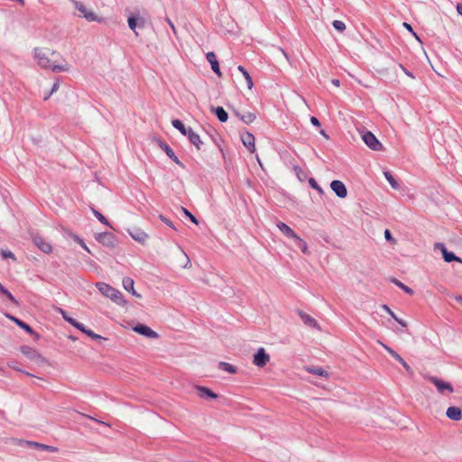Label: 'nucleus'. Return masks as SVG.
<instances>
[{"label":"nucleus","mask_w":462,"mask_h":462,"mask_svg":"<svg viewBox=\"0 0 462 462\" xmlns=\"http://www.w3.org/2000/svg\"><path fill=\"white\" fill-rule=\"evenodd\" d=\"M71 237L79 244V240H81L77 235H72Z\"/></svg>","instance_id":"0e129e2a"},{"label":"nucleus","mask_w":462,"mask_h":462,"mask_svg":"<svg viewBox=\"0 0 462 462\" xmlns=\"http://www.w3.org/2000/svg\"><path fill=\"white\" fill-rule=\"evenodd\" d=\"M270 360V356L263 347H260L254 356L253 363L258 367H263Z\"/></svg>","instance_id":"0eeeda50"},{"label":"nucleus","mask_w":462,"mask_h":462,"mask_svg":"<svg viewBox=\"0 0 462 462\" xmlns=\"http://www.w3.org/2000/svg\"><path fill=\"white\" fill-rule=\"evenodd\" d=\"M297 313L306 326L320 330V327L314 318L300 310H298Z\"/></svg>","instance_id":"f8f14e48"},{"label":"nucleus","mask_w":462,"mask_h":462,"mask_svg":"<svg viewBox=\"0 0 462 462\" xmlns=\"http://www.w3.org/2000/svg\"><path fill=\"white\" fill-rule=\"evenodd\" d=\"M79 245L86 250L88 253H91L88 245L84 243L83 240H79Z\"/></svg>","instance_id":"5fc2aeb1"},{"label":"nucleus","mask_w":462,"mask_h":462,"mask_svg":"<svg viewBox=\"0 0 462 462\" xmlns=\"http://www.w3.org/2000/svg\"><path fill=\"white\" fill-rule=\"evenodd\" d=\"M1 255L4 259L11 258V259L16 260L14 254L10 250H2Z\"/></svg>","instance_id":"79ce46f5"},{"label":"nucleus","mask_w":462,"mask_h":462,"mask_svg":"<svg viewBox=\"0 0 462 462\" xmlns=\"http://www.w3.org/2000/svg\"><path fill=\"white\" fill-rule=\"evenodd\" d=\"M294 242H295V245L303 254H307L308 253V245H307V243L304 240H302L300 236H296V237H294Z\"/></svg>","instance_id":"c756f323"},{"label":"nucleus","mask_w":462,"mask_h":462,"mask_svg":"<svg viewBox=\"0 0 462 462\" xmlns=\"http://www.w3.org/2000/svg\"><path fill=\"white\" fill-rule=\"evenodd\" d=\"M171 125L174 128L179 130L183 135H186L188 133V129L185 127L184 124L179 119H173L171 121Z\"/></svg>","instance_id":"7c9ffc66"},{"label":"nucleus","mask_w":462,"mask_h":462,"mask_svg":"<svg viewBox=\"0 0 462 462\" xmlns=\"http://www.w3.org/2000/svg\"><path fill=\"white\" fill-rule=\"evenodd\" d=\"M33 244L43 253L50 254L52 251L51 244L43 239L39 235H33L32 236Z\"/></svg>","instance_id":"6e6552de"},{"label":"nucleus","mask_w":462,"mask_h":462,"mask_svg":"<svg viewBox=\"0 0 462 462\" xmlns=\"http://www.w3.org/2000/svg\"><path fill=\"white\" fill-rule=\"evenodd\" d=\"M457 11L460 15H462V4H457Z\"/></svg>","instance_id":"bf43d9fd"},{"label":"nucleus","mask_w":462,"mask_h":462,"mask_svg":"<svg viewBox=\"0 0 462 462\" xmlns=\"http://www.w3.org/2000/svg\"><path fill=\"white\" fill-rule=\"evenodd\" d=\"M6 290H7V289H5V288L2 285V283L0 282V292H1V293H3V294H5Z\"/></svg>","instance_id":"680f3d73"},{"label":"nucleus","mask_w":462,"mask_h":462,"mask_svg":"<svg viewBox=\"0 0 462 462\" xmlns=\"http://www.w3.org/2000/svg\"><path fill=\"white\" fill-rule=\"evenodd\" d=\"M381 345L395 360H397L400 364L402 365V366L405 368L407 372L412 373L411 367L404 361V359L396 351H394L393 348L389 347L388 346L383 343H381Z\"/></svg>","instance_id":"4468645a"},{"label":"nucleus","mask_w":462,"mask_h":462,"mask_svg":"<svg viewBox=\"0 0 462 462\" xmlns=\"http://www.w3.org/2000/svg\"><path fill=\"white\" fill-rule=\"evenodd\" d=\"M127 22H128L129 28L131 30H133L134 32H135V29L137 27V16L132 15V16L128 17Z\"/></svg>","instance_id":"e433bc0d"},{"label":"nucleus","mask_w":462,"mask_h":462,"mask_svg":"<svg viewBox=\"0 0 462 462\" xmlns=\"http://www.w3.org/2000/svg\"><path fill=\"white\" fill-rule=\"evenodd\" d=\"M403 26H404L408 31H410V32H411V33H412V34H413L417 39H419V38H418V36L416 35V33L413 32V29H412V27H411V25L410 23H403Z\"/></svg>","instance_id":"3c124183"},{"label":"nucleus","mask_w":462,"mask_h":462,"mask_svg":"<svg viewBox=\"0 0 462 462\" xmlns=\"http://www.w3.org/2000/svg\"><path fill=\"white\" fill-rule=\"evenodd\" d=\"M96 287L105 297L109 298L115 303L118 305H125L126 303L122 292L109 284L99 282L96 284Z\"/></svg>","instance_id":"f03ea898"},{"label":"nucleus","mask_w":462,"mask_h":462,"mask_svg":"<svg viewBox=\"0 0 462 462\" xmlns=\"http://www.w3.org/2000/svg\"><path fill=\"white\" fill-rule=\"evenodd\" d=\"M85 334L88 335V337H90L91 338L96 339V340L103 338L100 335L96 334L91 329H88V331H85Z\"/></svg>","instance_id":"a18cd8bd"},{"label":"nucleus","mask_w":462,"mask_h":462,"mask_svg":"<svg viewBox=\"0 0 462 462\" xmlns=\"http://www.w3.org/2000/svg\"><path fill=\"white\" fill-rule=\"evenodd\" d=\"M76 10L79 11V16L85 18L88 22H102V18H99L93 11L88 10L86 5L79 1H72Z\"/></svg>","instance_id":"7ed1b4c3"},{"label":"nucleus","mask_w":462,"mask_h":462,"mask_svg":"<svg viewBox=\"0 0 462 462\" xmlns=\"http://www.w3.org/2000/svg\"><path fill=\"white\" fill-rule=\"evenodd\" d=\"M320 134H322L325 138L328 139V135L326 134V132L324 130H320Z\"/></svg>","instance_id":"69168bd1"},{"label":"nucleus","mask_w":462,"mask_h":462,"mask_svg":"<svg viewBox=\"0 0 462 462\" xmlns=\"http://www.w3.org/2000/svg\"><path fill=\"white\" fill-rule=\"evenodd\" d=\"M446 415L448 419L458 421L462 419V411L458 407L451 406L448 408Z\"/></svg>","instance_id":"412c9836"},{"label":"nucleus","mask_w":462,"mask_h":462,"mask_svg":"<svg viewBox=\"0 0 462 462\" xmlns=\"http://www.w3.org/2000/svg\"><path fill=\"white\" fill-rule=\"evenodd\" d=\"M382 308L387 311V313L394 319L398 320V317L394 314V312L387 306L383 305Z\"/></svg>","instance_id":"49530a36"},{"label":"nucleus","mask_w":462,"mask_h":462,"mask_svg":"<svg viewBox=\"0 0 462 462\" xmlns=\"http://www.w3.org/2000/svg\"><path fill=\"white\" fill-rule=\"evenodd\" d=\"M362 139L365 143L374 151H381L383 149L382 143L378 141L376 136L370 131H365L362 134Z\"/></svg>","instance_id":"423d86ee"},{"label":"nucleus","mask_w":462,"mask_h":462,"mask_svg":"<svg viewBox=\"0 0 462 462\" xmlns=\"http://www.w3.org/2000/svg\"><path fill=\"white\" fill-rule=\"evenodd\" d=\"M94 216L104 225L111 226L109 221L97 209L91 208Z\"/></svg>","instance_id":"f704fd0d"},{"label":"nucleus","mask_w":462,"mask_h":462,"mask_svg":"<svg viewBox=\"0 0 462 462\" xmlns=\"http://www.w3.org/2000/svg\"><path fill=\"white\" fill-rule=\"evenodd\" d=\"M383 174H384V177L386 178V180L389 181V183L392 186V188L394 189H399V184L395 180L393 176L389 171H384Z\"/></svg>","instance_id":"72a5a7b5"},{"label":"nucleus","mask_w":462,"mask_h":462,"mask_svg":"<svg viewBox=\"0 0 462 462\" xmlns=\"http://www.w3.org/2000/svg\"><path fill=\"white\" fill-rule=\"evenodd\" d=\"M436 248H439L442 254L444 261L447 263H451L452 261H457L459 263H462V259L458 256L455 255L452 252L448 251L447 247L442 243L436 244Z\"/></svg>","instance_id":"9b49d317"},{"label":"nucleus","mask_w":462,"mask_h":462,"mask_svg":"<svg viewBox=\"0 0 462 462\" xmlns=\"http://www.w3.org/2000/svg\"><path fill=\"white\" fill-rule=\"evenodd\" d=\"M309 184L310 185L311 188L316 189L319 194L323 193L322 188L318 184V182L315 180V179L310 178Z\"/></svg>","instance_id":"4c0bfd02"},{"label":"nucleus","mask_w":462,"mask_h":462,"mask_svg":"<svg viewBox=\"0 0 462 462\" xmlns=\"http://www.w3.org/2000/svg\"><path fill=\"white\" fill-rule=\"evenodd\" d=\"M241 139L244 145L249 150L250 152H255L254 136L251 133L245 132L242 134Z\"/></svg>","instance_id":"2eb2a0df"},{"label":"nucleus","mask_w":462,"mask_h":462,"mask_svg":"<svg viewBox=\"0 0 462 462\" xmlns=\"http://www.w3.org/2000/svg\"><path fill=\"white\" fill-rule=\"evenodd\" d=\"M180 209H181V211L184 213V215H185L186 217H188L190 219V221H191L192 223H194V224H196V225H198V224H199V221H198V219L196 218V217H195L194 215H192V214H191V213H190L187 208H185L181 207V208H180Z\"/></svg>","instance_id":"58836bf2"},{"label":"nucleus","mask_w":462,"mask_h":462,"mask_svg":"<svg viewBox=\"0 0 462 462\" xmlns=\"http://www.w3.org/2000/svg\"><path fill=\"white\" fill-rule=\"evenodd\" d=\"M276 226L285 236L293 239L296 237L297 234L285 223L278 222Z\"/></svg>","instance_id":"b1692460"},{"label":"nucleus","mask_w":462,"mask_h":462,"mask_svg":"<svg viewBox=\"0 0 462 462\" xmlns=\"http://www.w3.org/2000/svg\"><path fill=\"white\" fill-rule=\"evenodd\" d=\"M392 282H393L396 286H398L400 289H402V291H404L406 293L408 294H412L413 293V291L411 288L408 287L407 285H405L404 283H402V282H400L399 280L395 279V278H393L392 280Z\"/></svg>","instance_id":"473e14b6"},{"label":"nucleus","mask_w":462,"mask_h":462,"mask_svg":"<svg viewBox=\"0 0 462 462\" xmlns=\"http://www.w3.org/2000/svg\"><path fill=\"white\" fill-rule=\"evenodd\" d=\"M7 318L11 319L13 322H14L19 328H23L24 331L29 333L30 335H34L36 337H39V335L34 332V330L25 322L19 319L16 317H14L12 315H7Z\"/></svg>","instance_id":"a211bd4d"},{"label":"nucleus","mask_w":462,"mask_h":462,"mask_svg":"<svg viewBox=\"0 0 462 462\" xmlns=\"http://www.w3.org/2000/svg\"><path fill=\"white\" fill-rule=\"evenodd\" d=\"M58 53L54 51L42 48H34L33 56L37 60L40 67L43 69H51L54 72L67 71L68 68L65 65H55L51 63L49 55H57Z\"/></svg>","instance_id":"f257e3e1"},{"label":"nucleus","mask_w":462,"mask_h":462,"mask_svg":"<svg viewBox=\"0 0 462 462\" xmlns=\"http://www.w3.org/2000/svg\"><path fill=\"white\" fill-rule=\"evenodd\" d=\"M384 238L393 244L396 243V240L393 238V236H392V233L389 229H385V231H384Z\"/></svg>","instance_id":"c03bdc74"},{"label":"nucleus","mask_w":462,"mask_h":462,"mask_svg":"<svg viewBox=\"0 0 462 462\" xmlns=\"http://www.w3.org/2000/svg\"><path fill=\"white\" fill-rule=\"evenodd\" d=\"M423 377L433 383L436 386L438 392L441 394L445 393V392H448L449 393L454 392V388L451 383L444 382L437 376L425 374Z\"/></svg>","instance_id":"20e7f679"},{"label":"nucleus","mask_w":462,"mask_h":462,"mask_svg":"<svg viewBox=\"0 0 462 462\" xmlns=\"http://www.w3.org/2000/svg\"><path fill=\"white\" fill-rule=\"evenodd\" d=\"M111 234L107 232L98 233L96 236V239L106 245H109L111 244Z\"/></svg>","instance_id":"cd10ccee"},{"label":"nucleus","mask_w":462,"mask_h":462,"mask_svg":"<svg viewBox=\"0 0 462 462\" xmlns=\"http://www.w3.org/2000/svg\"><path fill=\"white\" fill-rule=\"evenodd\" d=\"M218 367L229 374H236V370H237L236 366L230 365L229 363H226V362H219Z\"/></svg>","instance_id":"2f4dec72"},{"label":"nucleus","mask_w":462,"mask_h":462,"mask_svg":"<svg viewBox=\"0 0 462 462\" xmlns=\"http://www.w3.org/2000/svg\"><path fill=\"white\" fill-rule=\"evenodd\" d=\"M332 24L339 32H343L346 29V24L342 21L335 20Z\"/></svg>","instance_id":"ea45409f"},{"label":"nucleus","mask_w":462,"mask_h":462,"mask_svg":"<svg viewBox=\"0 0 462 462\" xmlns=\"http://www.w3.org/2000/svg\"><path fill=\"white\" fill-rule=\"evenodd\" d=\"M144 24H145V20L142 17H137V26H139L140 28H143L144 27Z\"/></svg>","instance_id":"603ef678"},{"label":"nucleus","mask_w":462,"mask_h":462,"mask_svg":"<svg viewBox=\"0 0 462 462\" xmlns=\"http://www.w3.org/2000/svg\"><path fill=\"white\" fill-rule=\"evenodd\" d=\"M207 60L209 62L211 66V69L218 76L221 77L222 73L220 71L219 63L217 60V57L213 51H209L206 55Z\"/></svg>","instance_id":"dca6fc26"},{"label":"nucleus","mask_w":462,"mask_h":462,"mask_svg":"<svg viewBox=\"0 0 462 462\" xmlns=\"http://www.w3.org/2000/svg\"><path fill=\"white\" fill-rule=\"evenodd\" d=\"M402 327H407V323L402 319H399L398 318V320H396Z\"/></svg>","instance_id":"13d9d810"},{"label":"nucleus","mask_w":462,"mask_h":462,"mask_svg":"<svg viewBox=\"0 0 462 462\" xmlns=\"http://www.w3.org/2000/svg\"><path fill=\"white\" fill-rule=\"evenodd\" d=\"M167 23H169V25L171 27V29H172L173 31H175L174 24H173V23H172L169 18H167Z\"/></svg>","instance_id":"052dcab7"},{"label":"nucleus","mask_w":462,"mask_h":462,"mask_svg":"<svg viewBox=\"0 0 462 462\" xmlns=\"http://www.w3.org/2000/svg\"><path fill=\"white\" fill-rule=\"evenodd\" d=\"M134 282L132 278L130 277H125L123 279V286L125 288V290H126L127 291L131 292L134 296L137 297V298H141V294H139L134 288Z\"/></svg>","instance_id":"5701e85b"},{"label":"nucleus","mask_w":462,"mask_h":462,"mask_svg":"<svg viewBox=\"0 0 462 462\" xmlns=\"http://www.w3.org/2000/svg\"><path fill=\"white\" fill-rule=\"evenodd\" d=\"M134 331L136 333L143 335L148 338H158L159 335L157 332L152 330L151 328L144 324H138L134 328Z\"/></svg>","instance_id":"1a4fd4ad"},{"label":"nucleus","mask_w":462,"mask_h":462,"mask_svg":"<svg viewBox=\"0 0 462 462\" xmlns=\"http://www.w3.org/2000/svg\"><path fill=\"white\" fill-rule=\"evenodd\" d=\"M181 253L183 254L184 257H185V258H186V260H187V263H185V265H184V268H187V267H188V265H189V264H190V261H189V259L188 255H187L183 251H181Z\"/></svg>","instance_id":"4d7b16f0"},{"label":"nucleus","mask_w":462,"mask_h":462,"mask_svg":"<svg viewBox=\"0 0 462 462\" xmlns=\"http://www.w3.org/2000/svg\"><path fill=\"white\" fill-rule=\"evenodd\" d=\"M159 218L164 223L166 224L168 226H170L171 228L174 229V230H177V228L175 227L174 224L172 223V221H171L169 218H167L166 217H164L163 215H160L159 216Z\"/></svg>","instance_id":"a19ab883"},{"label":"nucleus","mask_w":462,"mask_h":462,"mask_svg":"<svg viewBox=\"0 0 462 462\" xmlns=\"http://www.w3.org/2000/svg\"><path fill=\"white\" fill-rule=\"evenodd\" d=\"M331 189L336 193V195L340 198L344 199L347 195V189L345 186V184L341 180H332L330 183Z\"/></svg>","instance_id":"9d476101"},{"label":"nucleus","mask_w":462,"mask_h":462,"mask_svg":"<svg viewBox=\"0 0 462 462\" xmlns=\"http://www.w3.org/2000/svg\"><path fill=\"white\" fill-rule=\"evenodd\" d=\"M281 51H282V53L285 56V58H286L287 60H289V57H288L287 53H286L283 50H282V49H281Z\"/></svg>","instance_id":"338daca9"},{"label":"nucleus","mask_w":462,"mask_h":462,"mask_svg":"<svg viewBox=\"0 0 462 462\" xmlns=\"http://www.w3.org/2000/svg\"><path fill=\"white\" fill-rule=\"evenodd\" d=\"M185 136H188L189 141L190 142V143L195 145L198 150L201 149V145H202L203 143L200 140L199 135L197 133H195L192 130V128H189L188 129V133H187V134Z\"/></svg>","instance_id":"aec40b11"},{"label":"nucleus","mask_w":462,"mask_h":462,"mask_svg":"<svg viewBox=\"0 0 462 462\" xmlns=\"http://www.w3.org/2000/svg\"><path fill=\"white\" fill-rule=\"evenodd\" d=\"M128 233L134 240L139 243H144L148 237V235L138 227H134L132 230H129Z\"/></svg>","instance_id":"6ab92c4d"},{"label":"nucleus","mask_w":462,"mask_h":462,"mask_svg":"<svg viewBox=\"0 0 462 462\" xmlns=\"http://www.w3.org/2000/svg\"><path fill=\"white\" fill-rule=\"evenodd\" d=\"M306 370L312 374H316V375L325 377V378H328L329 375L328 371H326L325 369H323L320 366H308L306 368Z\"/></svg>","instance_id":"bb28decb"},{"label":"nucleus","mask_w":462,"mask_h":462,"mask_svg":"<svg viewBox=\"0 0 462 462\" xmlns=\"http://www.w3.org/2000/svg\"><path fill=\"white\" fill-rule=\"evenodd\" d=\"M456 300L462 302V297L461 296L456 297Z\"/></svg>","instance_id":"774afa93"},{"label":"nucleus","mask_w":462,"mask_h":462,"mask_svg":"<svg viewBox=\"0 0 462 462\" xmlns=\"http://www.w3.org/2000/svg\"><path fill=\"white\" fill-rule=\"evenodd\" d=\"M199 396L202 399H216L217 395L205 386H196Z\"/></svg>","instance_id":"4be33fe9"},{"label":"nucleus","mask_w":462,"mask_h":462,"mask_svg":"<svg viewBox=\"0 0 462 462\" xmlns=\"http://www.w3.org/2000/svg\"><path fill=\"white\" fill-rule=\"evenodd\" d=\"M159 146L165 152L169 158H171L175 163L180 165L181 168H185L184 164L175 155L173 150L164 142L159 140Z\"/></svg>","instance_id":"ddd939ff"},{"label":"nucleus","mask_w":462,"mask_h":462,"mask_svg":"<svg viewBox=\"0 0 462 462\" xmlns=\"http://www.w3.org/2000/svg\"><path fill=\"white\" fill-rule=\"evenodd\" d=\"M72 326H73V327H75L76 328H78L79 330H80L81 332H83L84 334H85V331H88V328H87L84 326V324H82V323H80V322L77 321L76 319H75L74 324H72Z\"/></svg>","instance_id":"37998d69"},{"label":"nucleus","mask_w":462,"mask_h":462,"mask_svg":"<svg viewBox=\"0 0 462 462\" xmlns=\"http://www.w3.org/2000/svg\"><path fill=\"white\" fill-rule=\"evenodd\" d=\"M58 311H59V313L61 314V316L64 319V320H66L70 325L74 324L75 319L68 316L67 312L64 310H62L61 308H58Z\"/></svg>","instance_id":"c9c22d12"},{"label":"nucleus","mask_w":462,"mask_h":462,"mask_svg":"<svg viewBox=\"0 0 462 462\" xmlns=\"http://www.w3.org/2000/svg\"><path fill=\"white\" fill-rule=\"evenodd\" d=\"M211 112L215 114L221 123H225L228 119V114L222 106L211 107Z\"/></svg>","instance_id":"393cba45"},{"label":"nucleus","mask_w":462,"mask_h":462,"mask_svg":"<svg viewBox=\"0 0 462 462\" xmlns=\"http://www.w3.org/2000/svg\"><path fill=\"white\" fill-rule=\"evenodd\" d=\"M4 295H5L7 299L11 300L13 303L17 304V300L8 290L5 291V293Z\"/></svg>","instance_id":"09e8293b"},{"label":"nucleus","mask_w":462,"mask_h":462,"mask_svg":"<svg viewBox=\"0 0 462 462\" xmlns=\"http://www.w3.org/2000/svg\"><path fill=\"white\" fill-rule=\"evenodd\" d=\"M310 123L315 125V126H319L320 125V123L319 121V119L315 116H311L310 117Z\"/></svg>","instance_id":"864d4df0"},{"label":"nucleus","mask_w":462,"mask_h":462,"mask_svg":"<svg viewBox=\"0 0 462 462\" xmlns=\"http://www.w3.org/2000/svg\"><path fill=\"white\" fill-rule=\"evenodd\" d=\"M332 84H333V85H335V86H337V87H338V86H339V84H340V82H339V80H338V79H332Z\"/></svg>","instance_id":"e2e57ef3"},{"label":"nucleus","mask_w":462,"mask_h":462,"mask_svg":"<svg viewBox=\"0 0 462 462\" xmlns=\"http://www.w3.org/2000/svg\"><path fill=\"white\" fill-rule=\"evenodd\" d=\"M20 351L30 360L36 362L37 364L46 363V359L33 347L29 346H20Z\"/></svg>","instance_id":"39448f33"},{"label":"nucleus","mask_w":462,"mask_h":462,"mask_svg":"<svg viewBox=\"0 0 462 462\" xmlns=\"http://www.w3.org/2000/svg\"><path fill=\"white\" fill-rule=\"evenodd\" d=\"M237 69L243 74L245 79L246 80L248 88L251 89L254 86V83L248 71L241 65L238 66Z\"/></svg>","instance_id":"c85d7f7f"},{"label":"nucleus","mask_w":462,"mask_h":462,"mask_svg":"<svg viewBox=\"0 0 462 462\" xmlns=\"http://www.w3.org/2000/svg\"><path fill=\"white\" fill-rule=\"evenodd\" d=\"M400 67L402 69V70L404 71V73H405L407 76H409V77H411V78H414V77H413V75L411 74V71H409V70H407V69H405L402 64H400Z\"/></svg>","instance_id":"6e6d98bb"},{"label":"nucleus","mask_w":462,"mask_h":462,"mask_svg":"<svg viewBox=\"0 0 462 462\" xmlns=\"http://www.w3.org/2000/svg\"><path fill=\"white\" fill-rule=\"evenodd\" d=\"M233 112L236 117H238L242 122H244L246 125L252 124L256 119L255 114L252 112L241 113L238 110H233Z\"/></svg>","instance_id":"f3484780"},{"label":"nucleus","mask_w":462,"mask_h":462,"mask_svg":"<svg viewBox=\"0 0 462 462\" xmlns=\"http://www.w3.org/2000/svg\"><path fill=\"white\" fill-rule=\"evenodd\" d=\"M59 88H60V84H59V82H55V83L52 85V88H51V92H50V93H49V94L44 97V99H45V100H47V99L51 97V95L52 93L56 92V91L59 89Z\"/></svg>","instance_id":"de8ad7c7"},{"label":"nucleus","mask_w":462,"mask_h":462,"mask_svg":"<svg viewBox=\"0 0 462 462\" xmlns=\"http://www.w3.org/2000/svg\"><path fill=\"white\" fill-rule=\"evenodd\" d=\"M294 171L296 172V175L297 177L300 180H303L300 177V175L303 173V171L300 169V167L299 166H294Z\"/></svg>","instance_id":"8fccbe9b"},{"label":"nucleus","mask_w":462,"mask_h":462,"mask_svg":"<svg viewBox=\"0 0 462 462\" xmlns=\"http://www.w3.org/2000/svg\"><path fill=\"white\" fill-rule=\"evenodd\" d=\"M26 445L31 448H39L41 450H45V451H50V452H54V451L58 450V448L55 447L48 446V445L38 443L35 441H26Z\"/></svg>","instance_id":"a878e982"}]
</instances>
